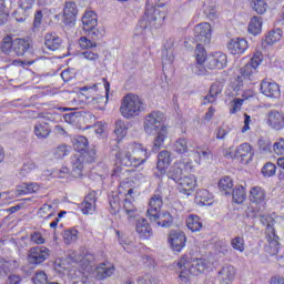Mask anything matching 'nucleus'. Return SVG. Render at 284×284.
<instances>
[{
    "label": "nucleus",
    "instance_id": "obj_1",
    "mask_svg": "<svg viewBox=\"0 0 284 284\" xmlns=\"http://www.w3.org/2000/svg\"><path fill=\"white\" fill-rule=\"evenodd\" d=\"M116 165L122 168H139L143 165L150 156L148 150L142 144L131 143L123 145L114 153Z\"/></svg>",
    "mask_w": 284,
    "mask_h": 284
},
{
    "label": "nucleus",
    "instance_id": "obj_2",
    "mask_svg": "<svg viewBox=\"0 0 284 284\" xmlns=\"http://www.w3.org/2000/svg\"><path fill=\"white\" fill-rule=\"evenodd\" d=\"M165 121V115L161 111H152L144 119V132L146 134H154V150L163 148L165 139H168V126L163 123Z\"/></svg>",
    "mask_w": 284,
    "mask_h": 284
},
{
    "label": "nucleus",
    "instance_id": "obj_3",
    "mask_svg": "<svg viewBox=\"0 0 284 284\" xmlns=\"http://www.w3.org/2000/svg\"><path fill=\"white\" fill-rule=\"evenodd\" d=\"M207 270V262L204 258L190 260L183 255L176 263V272L181 283H190V276H199Z\"/></svg>",
    "mask_w": 284,
    "mask_h": 284
},
{
    "label": "nucleus",
    "instance_id": "obj_4",
    "mask_svg": "<svg viewBox=\"0 0 284 284\" xmlns=\"http://www.w3.org/2000/svg\"><path fill=\"white\" fill-rule=\"evenodd\" d=\"M161 207H163V196L155 193L150 199L146 216L151 223H156L160 227H170L172 215L169 212L161 213Z\"/></svg>",
    "mask_w": 284,
    "mask_h": 284
},
{
    "label": "nucleus",
    "instance_id": "obj_5",
    "mask_svg": "<svg viewBox=\"0 0 284 284\" xmlns=\"http://www.w3.org/2000/svg\"><path fill=\"white\" fill-rule=\"evenodd\" d=\"M145 112V102L134 93H128L121 101L120 113L123 119H135L141 113Z\"/></svg>",
    "mask_w": 284,
    "mask_h": 284
},
{
    "label": "nucleus",
    "instance_id": "obj_6",
    "mask_svg": "<svg viewBox=\"0 0 284 284\" xmlns=\"http://www.w3.org/2000/svg\"><path fill=\"white\" fill-rule=\"evenodd\" d=\"M165 21V12L155 7H146L143 18L139 21V27L142 30L148 28H161Z\"/></svg>",
    "mask_w": 284,
    "mask_h": 284
},
{
    "label": "nucleus",
    "instance_id": "obj_7",
    "mask_svg": "<svg viewBox=\"0 0 284 284\" xmlns=\"http://www.w3.org/2000/svg\"><path fill=\"white\" fill-rule=\"evenodd\" d=\"M255 217H260L262 224L266 226V239L268 241V252L272 256L278 254V235H276V230H274V224L276 221L274 217L270 215H254Z\"/></svg>",
    "mask_w": 284,
    "mask_h": 284
},
{
    "label": "nucleus",
    "instance_id": "obj_8",
    "mask_svg": "<svg viewBox=\"0 0 284 284\" xmlns=\"http://www.w3.org/2000/svg\"><path fill=\"white\" fill-rule=\"evenodd\" d=\"M263 63V53L255 52L251 59V62L240 69L241 77L244 81H256V69Z\"/></svg>",
    "mask_w": 284,
    "mask_h": 284
},
{
    "label": "nucleus",
    "instance_id": "obj_9",
    "mask_svg": "<svg viewBox=\"0 0 284 284\" xmlns=\"http://www.w3.org/2000/svg\"><path fill=\"white\" fill-rule=\"evenodd\" d=\"M50 258V248L45 246H33L29 250L27 261L29 265H41Z\"/></svg>",
    "mask_w": 284,
    "mask_h": 284
},
{
    "label": "nucleus",
    "instance_id": "obj_10",
    "mask_svg": "<svg viewBox=\"0 0 284 284\" xmlns=\"http://www.w3.org/2000/svg\"><path fill=\"white\" fill-rule=\"evenodd\" d=\"M194 38L197 43L206 45L212 39V26L207 22L200 23L194 28Z\"/></svg>",
    "mask_w": 284,
    "mask_h": 284
},
{
    "label": "nucleus",
    "instance_id": "obj_11",
    "mask_svg": "<svg viewBox=\"0 0 284 284\" xmlns=\"http://www.w3.org/2000/svg\"><path fill=\"white\" fill-rule=\"evenodd\" d=\"M266 124L271 130H284V113L278 110H271L266 114Z\"/></svg>",
    "mask_w": 284,
    "mask_h": 284
},
{
    "label": "nucleus",
    "instance_id": "obj_12",
    "mask_svg": "<svg viewBox=\"0 0 284 284\" xmlns=\"http://www.w3.org/2000/svg\"><path fill=\"white\" fill-rule=\"evenodd\" d=\"M236 156L240 163L247 165L254 159V148H252V144L244 142L236 148Z\"/></svg>",
    "mask_w": 284,
    "mask_h": 284
},
{
    "label": "nucleus",
    "instance_id": "obj_13",
    "mask_svg": "<svg viewBox=\"0 0 284 284\" xmlns=\"http://www.w3.org/2000/svg\"><path fill=\"white\" fill-rule=\"evenodd\" d=\"M169 243L173 252H181V250L185 247V243H187V237L183 231H171L169 235Z\"/></svg>",
    "mask_w": 284,
    "mask_h": 284
},
{
    "label": "nucleus",
    "instance_id": "obj_14",
    "mask_svg": "<svg viewBox=\"0 0 284 284\" xmlns=\"http://www.w3.org/2000/svg\"><path fill=\"white\" fill-rule=\"evenodd\" d=\"M194 187H196V178L194 175L183 176L176 182V189L181 194H185L190 196L192 192H194Z\"/></svg>",
    "mask_w": 284,
    "mask_h": 284
},
{
    "label": "nucleus",
    "instance_id": "obj_15",
    "mask_svg": "<svg viewBox=\"0 0 284 284\" xmlns=\"http://www.w3.org/2000/svg\"><path fill=\"white\" fill-rule=\"evenodd\" d=\"M206 61V67L210 70H223L227 65V55L223 52H215Z\"/></svg>",
    "mask_w": 284,
    "mask_h": 284
},
{
    "label": "nucleus",
    "instance_id": "obj_16",
    "mask_svg": "<svg viewBox=\"0 0 284 284\" xmlns=\"http://www.w3.org/2000/svg\"><path fill=\"white\" fill-rule=\"evenodd\" d=\"M236 276V268L232 264H225L217 273V280L221 284H231Z\"/></svg>",
    "mask_w": 284,
    "mask_h": 284
},
{
    "label": "nucleus",
    "instance_id": "obj_17",
    "mask_svg": "<svg viewBox=\"0 0 284 284\" xmlns=\"http://www.w3.org/2000/svg\"><path fill=\"white\" fill-rule=\"evenodd\" d=\"M261 92L270 99H278L281 97V87L276 82L263 80L261 83Z\"/></svg>",
    "mask_w": 284,
    "mask_h": 284
},
{
    "label": "nucleus",
    "instance_id": "obj_18",
    "mask_svg": "<svg viewBox=\"0 0 284 284\" xmlns=\"http://www.w3.org/2000/svg\"><path fill=\"white\" fill-rule=\"evenodd\" d=\"M97 200L95 191L90 192L80 204L81 212L84 214H92L93 212H97Z\"/></svg>",
    "mask_w": 284,
    "mask_h": 284
},
{
    "label": "nucleus",
    "instance_id": "obj_19",
    "mask_svg": "<svg viewBox=\"0 0 284 284\" xmlns=\"http://www.w3.org/2000/svg\"><path fill=\"white\" fill-rule=\"evenodd\" d=\"M83 154L77 153L71 158V174L74 179H81L83 176Z\"/></svg>",
    "mask_w": 284,
    "mask_h": 284
},
{
    "label": "nucleus",
    "instance_id": "obj_20",
    "mask_svg": "<svg viewBox=\"0 0 284 284\" xmlns=\"http://www.w3.org/2000/svg\"><path fill=\"white\" fill-rule=\"evenodd\" d=\"M227 48L231 54H244L250 45L244 38H235L229 42Z\"/></svg>",
    "mask_w": 284,
    "mask_h": 284
},
{
    "label": "nucleus",
    "instance_id": "obj_21",
    "mask_svg": "<svg viewBox=\"0 0 284 284\" xmlns=\"http://www.w3.org/2000/svg\"><path fill=\"white\" fill-rule=\"evenodd\" d=\"M135 231L140 239H143L144 241L152 236V226H150V223L145 220V217H141L136 221Z\"/></svg>",
    "mask_w": 284,
    "mask_h": 284
},
{
    "label": "nucleus",
    "instance_id": "obj_22",
    "mask_svg": "<svg viewBox=\"0 0 284 284\" xmlns=\"http://www.w3.org/2000/svg\"><path fill=\"white\" fill-rule=\"evenodd\" d=\"M223 92V84L221 82H215L211 84L209 89V93L204 97L202 105H207L209 103H216V99H219V94Z\"/></svg>",
    "mask_w": 284,
    "mask_h": 284
},
{
    "label": "nucleus",
    "instance_id": "obj_23",
    "mask_svg": "<svg viewBox=\"0 0 284 284\" xmlns=\"http://www.w3.org/2000/svg\"><path fill=\"white\" fill-rule=\"evenodd\" d=\"M64 23L65 26H72L77 21V14H79V9H77V3L67 2L63 9Z\"/></svg>",
    "mask_w": 284,
    "mask_h": 284
},
{
    "label": "nucleus",
    "instance_id": "obj_24",
    "mask_svg": "<svg viewBox=\"0 0 284 284\" xmlns=\"http://www.w3.org/2000/svg\"><path fill=\"white\" fill-rule=\"evenodd\" d=\"M114 265L110 264L109 262H103L95 270L97 278H99V281L110 278V276L114 274Z\"/></svg>",
    "mask_w": 284,
    "mask_h": 284
},
{
    "label": "nucleus",
    "instance_id": "obj_25",
    "mask_svg": "<svg viewBox=\"0 0 284 284\" xmlns=\"http://www.w3.org/2000/svg\"><path fill=\"white\" fill-rule=\"evenodd\" d=\"M195 203L197 205H212L214 203V196H212V193L205 189H200L196 191L195 194Z\"/></svg>",
    "mask_w": 284,
    "mask_h": 284
},
{
    "label": "nucleus",
    "instance_id": "obj_26",
    "mask_svg": "<svg viewBox=\"0 0 284 284\" xmlns=\"http://www.w3.org/2000/svg\"><path fill=\"white\" fill-rule=\"evenodd\" d=\"M61 38L57 33H47L44 36V45L51 52H57L61 48Z\"/></svg>",
    "mask_w": 284,
    "mask_h": 284
},
{
    "label": "nucleus",
    "instance_id": "obj_27",
    "mask_svg": "<svg viewBox=\"0 0 284 284\" xmlns=\"http://www.w3.org/2000/svg\"><path fill=\"white\" fill-rule=\"evenodd\" d=\"M83 30H90V28H97L99 26V17L94 11H85L82 17Z\"/></svg>",
    "mask_w": 284,
    "mask_h": 284
},
{
    "label": "nucleus",
    "instance_id": "obj_28",
    "mask_svg": "<svg viewBox=\"0 0 284 284\" xmlns=\"http://www.w3.org/2000/svg\"><path fill=\"white\" fill-rule=\"evenodd\" d=\"M51 132L50 124L45 122H37L33 126V134L40 140L48 139Z\"/></svg>",
    "mask_w": 284,
    "mask_h": 284
},
{
    "label": "nucleus",
    "instance_id": "obj_29",
    "mask_svg": "<svg viewBox=\"0 0 284 284\" xmlns=\"http://www.w3.org/2000/svg\"><path fill=\"white\" fill-rule=\"evenodd\" d=\"M172 163V156L168 151H161L158 155V170L160 174H165L168 166Z\"/></svg>",
    "mask_w": 284,
    "mask_h": 284
},
{
    "label": "nucleus",
    "instance_id": "obj_30",
    "mask_svg": "<svg viewBox=\"0 0 284 284\" xmlns=\"http://www.w3.org/2000/svg\"><path fill=\"white\" fill-rule=\"evenodd\" d=\"M28 50H30V40L21 38L13 40V52L17 57H23Z\"/></svg>",
    "mask_w": 284,
    "mask_h": 284
},
{
    "label": "nucleus",
    "instance_id": "obj_31",
    "mask_svg": "<svg viewBox=\"0 0 284 284\" xmlns=\"http://www.w3.org/2000/svg\"><path fill=\"white\" fill-rule=\"evenodd\" d=\"M83 32L87 37L93 40L95 43L97 41H101L105 36V29L103 27H90L89 29H84Z\"/></svg>",
    "mask_w": 284,
    "mask_h": 284
},
{
    "label": "nucleus",
    "instance_id": "obj_32",
    "mask_svg": "<svg viewBox=\"0 0 284 284\" xmlns=\"http://www.w3.org/2000/svg\"><path fill=\"white\" fill-rule=\"evenodd\" d=\"M173 150L176 154H187V152H192V145L187 143V139L180 138L173 144Z\"/></svg>",
    "mask_w": 284,
    "mask_h": 284
},
{
    "label": "nucleus",
    "instance_id": "obj_33",
    "mask_svg": "<svg viewBox=\"0 0 284 284\" xmlns=\"http://www.w3.org/2000/svg\"><path fill=\"white\" fill-rule=\"evenodd\" d=\"M250 201L252 203H265V190L261 186H253L250 191Z\"/></svg>",
    "mask_w": 284,
    "mask_h": 284
},
{
    "label": "nucleus",
    "instance_id": "obj_34",
    "mask_svg": "<svg viewBox=\"0 0 284 284\" xmlns=\"http://www.w3.org/2000/svg\"><path fill=\"white\" fill-rule=\"evenodd\" d=\"M186 226L192 232H201V230H203V222L199 215H189L186 219Z\"/></svg>",
    "mask_w": 284,
    "mask_h": 284
},
{
    "label": "nucleus",
    "instance_id": "obj_35",
    "mask_svg": "<svg viewBox=\"0 0 284 284\" xmlns=\"http://www.w3.org/2000/svg\"><path fill=\"white\" fill-rule=\"evenodd\" d=\"M73 149L78 154H83L88 150V138L78 135L73 139Z\"/></svg>",
    "mask_w": 284,
    "mask_h": 284
},
{
    "label": "nucleus",
    "instance_id": "obj_36",
    "mask_svg": "<svg viewBox=\"0 0 284 284\" xmlns=\"http://www.w3.org/2000/svg\"><path fill=\"white\" fill-rule=\"evenodd\" d=\"M281 39H283V31L281 29H275L266 34L264 43H266V45H274V43H277Z\"/></svg>",
    "mask_w": 284,
    "mask_h": 284
},
{
    "label": "nucleus",
    "instance_id": "obj_37",
    "mask_svg": "<svg viewBox=\"0 0 284 284\" xmlns=\"http://www.w3.org/2000/svg\"><path fill=\"white\" fill-rule=\"evenodd\" d=\"M168 179L179 183L183 179V169L180 166L179 163H175L170 171L168 172Z\"/></svg>",
    "mask_w": 284,
    "mask_h": 284
},
{
    "label": "nucleus",
    "instance_id": "obj_38",
    "mask_svg": "<svg viewBox=\"0 0 284 284\" xmlns=\"http://www.w3.org/2000/svg\"><path fill=\"white\" fill-rule=\"evenodd\" d=\"M262 27L263 22L261 21V17H253L248 24V32L256 37V34H261Z\"/></svg>",
    "mask_w": 284,
    "mask_h": 284
},
{
    "label": "nucleus",
    "instance_id": "obj_39",
    "mask_svg": "<svg viewBox=\"0 0 284 284\" xmlns=\"http://www.w3.org/2000/svg\"><path fill=\"white\" fill-rule=\"evenodd\" d=\"M245 199H247V193L245 192V187H243V185L236 186L233 190L234 203H237V204L244 203Z\"/></svg>",
    "mask_w": 284,
    "mask_h": 284
},
{
    "label": "nucleus",
    "instance_id": "obj_40",
    "mask_svg": "<svg viewBox=\"0 0 284 284\" xmlns=\"http://www.w3.org/2000/svg\"><path fill=\"white\" fill-rule=\"evenodd\" d=\"M123 210H124L125 214L129 216V219H136V216L139 214L136 211V206L129 199L124 200Z\"/></svg>",
    "mask_w": 284,
    "mask_h": 284
},
{
    "label": "nucleus",
    "instance_id": "obj_41",
    "mask_svg": "<svg viewBox=\"0 0 284 284\" xmlns=\"http://www.w3.org/2000/svg\"><path fill=\"white\" fill-rule=\"evenodd\" d=\"M17 267H19V262H17V260L0 261V270L4 274H8V272H12L13 270H17Z\"/></svg>",
    "mask_w": 284,
    "mask_h": 284
},
{
    "label": "nucleus",
    "instance_id": "obj_42",
    "mask_svg": "<svg viewBox=\"0 0 284 284\" xmlns=\"http://www.w3.org/2000/svg\"><path fill=\"white\" fill-rule=\"evenodd\" d=\"M81 256L82 258L80 260V263L82 267H84V270H88V267H90L92 263H94V253L85 250L82 252Z\"/></svg>",
    "mask_w": 284,
    "mask_h": 284
},
{
    "label": "nucleus",
    "instance_id": "obj_43",
    "mask_svg": "<svg viewBox=\"0 0 284 284\" xmlns=\"http://www.w3.org/2000/svg\"><path fill=\"white\" fill-rule=\"evenodd\" d=\"M231 247H233L235 252H240L241 254H243V252H245V239L240 235L233 237L231 240Z\"/></svg>",
    "mask_w": 284,
    "mask_h": 284
},
{
    "label": "nucleus",
    "instance_id": "obj_44",
    "mask_svg": "<svg viewBox=\"0 0 284 284\" xmlns=\"http://www.w3.org/2000/svg\"><path fill=\"white\" fill-rule=\"evenodd\" d=\"M1 52H3V54H10L12 52V50H14V40H12V37H4L2 39V43H1Z\"/></svg>",
    "mask_w": 284,
    "mask_h": 284
},
{
    "label": "nucleus",
    "instance_id": "obj_45",
    "mask_svg": "<svg viewBox=\"0 0 284 284\" xmlns=\"http://www.w3.org/2000/svg\"><path fill=\"white\" fill-rule=\"evenodd\" d=\"M63 239L67 245H71V243H75L77 239H79V231L77 229L67 230L63 233Z\"/></svg>",
    "mask_w": 284,
    "mask_h": 284
},
{
    "label": "nucleus",
    "instance_id": "obj_46",
    "mask_svg": "<svg viewBox=\"0 0 284 284\" xmlns=\"http://www.w3.org/2000/svg\"><path fill=\"white\" fill-rule=\"evenodd\" d=\"M68 154H70V146L67 144H60L53 149L54 159H64Z\"/></svg>",
    "mask_w": 284,
    "mask_h": 284
},
{
    "label": "nucleus",
    "instance_id": "obj_47",
    "mask_svg": "<svg viewBox=\"0 0 284 284\" xmlns=\"http://www.w3.org/2000/svg\"><path fill=\"white\" fill-rule=\"evenodd\" d=\"M251 7L257 14H265L267 10V3L265 0H251Z\"/></svg>",
    "mask_w": 284,
    "mask_h": 284
},
{
    "label": "nucleus",
    "instance_id": "obj_48",
    "mask_svg": "<svg viewBox=\"0 0 284 284\" xmlns=\"http://www.w3.org/2000/svg\"><path fill=\"white\" fill-rule=\"evenodd\" d=\"M115 134L119 136V139H123L125 134H128V124L123 120H118L115 122Z\"/></svg>",
    "mask_w": 284,
    "mask_h": 284
},
{
    "label": "nucleus",
    "instance_id": "obj_49",
    "mask_svg": "<svg viewBox=\"0 0 284 284\" xmlns=\"http://www.w3.org/2000/svg\"><path fill=\"white\" fill-rule=\"evenodd\" d=\"M195 59L197 63H205V60L207 59V52L202 43H197L195 48Z\"/></svg>",
    "mask_w": 284,
    "mask_h": 284
},
{
    "label": "nucleus",
    "instance_id": "obj_50",
    "mask_svg": "<svg viewBox=\"0 0 284 284\" xmlns=\"http://www.w3.org/2000/svg\"><path fill=\"white\" fill-rule=\"evenodd\" d=\"M219 187H220V190H223V192H225V194H229L230 192H227V190H232V187H234L232 178L231 176L222 178L219 182Z\"/></svg>",
    "mask_w": 284,
    "mask_h": 284
},
{
    "label": "nucleus",
    "instance_id": "obj_51",
    "mask_svg": "<svg viewBox=\"0 0 284 284\" xmlns=\"http://www.w3.org/2000/svg\"><path fill=\"white\" fill-rule=\"evenodd\" d=\"M38 216H40V219H52V216H54L52 205L43 204L38 211Z\"/></svg>",
    "mask_w": 284,
    "mask_h": 284
},
{
    "label": "nucleus",
    "instance_id": "obj_52",
    "mask_svg": "<svg viewBox=\"0 0 284 284\" xmlns=\"http://www.w3.org/2000/svg\"><path fill=\"white\" fill-rule=\"evenodd\" d=\"M81 154L87 163H94V161H97V149L94 148H91L89 150L87 149Z\"/></svg>",
    "mask_w": 284,
    "mask_h": 284
},
{
    "label": "nucleus",
    "instance_id": "obj_53",
    "mask_svg": "<svg viewBox=\"0 0 284 284\" xmlns=\"http://www.w3.org/2000/svg\"><path fill=\"white\" fill-rule=\"evenodd\" d=\"M80 59H85L87 61H92L93 63H97L99 61V53L87 50L79 53Z\"/></svg>",
    "mask_w": 284,
    "mask_h": 284
},
{
    "label": "nucleus",
    "instance_id": "obj_54",
    "mask_svg": "<svg viewBox=\"0 0 284 284\" xmlns=\"http://www.w3.org/2000/svg\"><path fill=\"white\" fill-rule=\"evenodd\" d=\"M79 45L82 50H92V48H97V43L93 40L88 39V37H81L79 39Z\"/></svg>",
    "mask_w": 284,
    "mask_h": 284
},
{
    "label": "nucleus",
    "instance_id": "obj_55",
    "mask_svg": "<svg viewBox=\"0 0 284 284\" xmlns=\"http://www.w3.org/2000/svg\"><path fill=\"white\" fill-rule=\"evenodd\" d=\"M109 204L111 207V214H116L119 210H121V202L119 200V195H112L109 197Z\"/></svg>",
    "mask_w": 284,
    "mask_h": 284
},
{
    "label": "nucleus",
    "instance_id": "obj_56",
    "mask_svg": "<svg viewBox=\"0 0 284 284\" xmlns=\"http://www.w3.org/2000/svg\"><path fill=\"white\" fill-rule=\"evenodd\" d=\"M33 284H48V274L43 271H37L32 277Z\"/></svg>",
    "mask_w": 284,
    "mask_h": 284
},
{
    "label": "nucleus",
    "instance_id": "obj_57",
    "mask_svg": "<svg viewBox=\"0 0 284 284\" xmlns=\"http://www.w3.org/2000/svg\"><path fill=\"white\" fill-rule=\"evenodd\" d=\"M37 170V163L32 160H27L21 169L22 176H26V174H30V172Z\"/></svg>",
    "mask_w": 284,
    "mask_h": 284
},
{
    "label": "nucleus",
    "instance_id": "obj_58",
    "mask_svg": "<svg viewBox=\"0 0 284 284\" xmlns=\"http://www.w3.org/2000/svg\"><path fill=\"white\" fill-rule=\"evenodd\" d=\"M273 152L277 154V156L284 155V138H278L276 142L273 144Z\"/></svg>",
    "mask_w": 284,
    "mask_h": 284
},
{
    "label": "nucleus",
    "instance_id": "obj_59",
    "mask_svg": "<svg viewBox=\"0 0 284 284\" xmlns=\"http://www.w3.org/2000/svg\"><path fill=\"white\" fill-rule=\"evenodd\" d=\"M262 174L263 176H274V174H276V165L272 162L266 163L263 168H262Z\"/></svg>",
    "mask_w": 284,
    "mask_h": 284
},
{
    "label": "nucleus",
    "instance_id": "obj_60",
    "mask_svg": "<svg viewBox=\"0 0 284 284\" xmlns=\"http://www.w3.org/2000/svg\"><path fill=\"white\" fill-rule=\"evenodd\" d=\"M30 239L31 243H34L36 245H43L45 243V239H43L41 232H33Z\"/></svg>",
    "mask_w": 284,
    "mask_h": 284
},
{
    "label": "nucleus",
    "instance_id": "obj_61",
    "mask_svg": "<svg viewBox=\"0 0 284 284\" xmlns=\"http://www.w3.org/2000/svg\"><path fill=\"white\" fill-rule=\"evenodd\" d=\"M8 19H10V13H8V9L3 3L0 4V26L8 23Z\"/></svg>",
    "mask_w": 284,
    "mask_h": 284
},
{
    "label": "nucleus",
    "instance_id": "obj_62",
    "mask_svg": "<svg viewBox=\"0 0 284 284\" xmlns=\"http://www.w3.org/2000/svg\"><path fill=\"white\" fill-rule=\"evenodd\" d=\"M136 283L138 284H156L159 283V281L150 278V274H144L136 278Z\"/></svg>",
    "mask_w": 284,
    "mask_h": 284
},
{
    "label": "nucleus",
    "instance_id": "obj_63",
    "mask_svg": "<svg viewBox=\"0 0 284 284\" xmlns=\"http://www.w3.org/2000/svg\"><path fill=\"white\" fill-rule=\"evenodd\" d=\"M32 6H34V0H19V8L28 12V10H32Z\"/></svg>",
    "mask_w": 284,
    "mask_h": 284
},
{
    "label": "nucleus",
    "instance_id": "obj_64",
    "mask_svg": "<svg viewBox=\"0 0 284 284\" xmlns=\"http://www.w3.org/2000/svg\"><path fill=\"white\" fill-rule=\"evenodd\" d=\"M22 281L21 275L11 274L7 278V284H20Z\"/></svg>",
    "mask_w": 284,
    "mask_h": 284
}]
</instances>
